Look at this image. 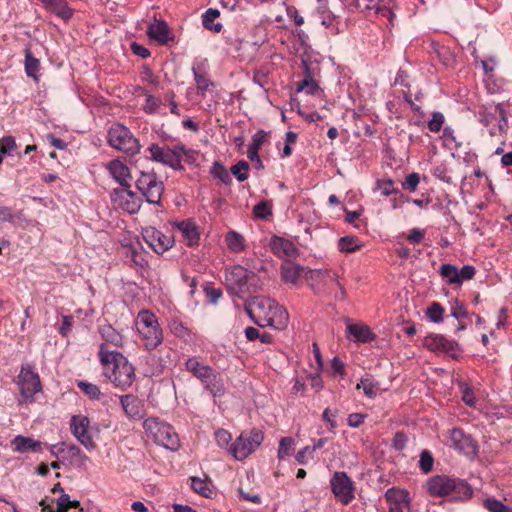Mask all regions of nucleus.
Wrapping results in <instances>:
<instances>
[{"label": "nucleus", "instance_id": "1", "mask_svg": "<svg viewBox=\"0 0 512 512\" xmlns=\"http://www.w3.org/2000/svg\"><path fill=\"white\" fill-rule=\"evenodd\" d=\"M244 309L250 319L259 327L282 330L286 328L289 321L286 309L269 297H253L245 303Z\"/></svg>", "mask_w": 512, "mask_h": 512}, {"label": "nucleus", "instance_id": "2", "mask_svg": "<svg viewBox=\"0 0 512 512\" xmlns=\"http://www.w3.org/2000/svg\"><path fill=\"white\" fill-rule=\"evenodd\" d=\"M98 358L103 374L117 388L127 389L134 382L135 368L120 352L108 350L105 344L99 345Z\"/></svg>", "mask_w": 512, "mask_h": 512}, {"label": "nucleus", "instance_id": "3", "mask_svg": "<svg viewBox=\"0 0 512 512\" xmlns=\"http://www.w3.org/2000/svg\"><path fill=\"white\" fill-rule=\"evenodd\" d=\"M184 365L185 369L201 382L212 397H222L225 394V385L221 374L201 361L199 357H189Z\"/></svg>", "mask_w": 512, "mask_h": 512}, {"label": "nucleus", "instance_id": "4", "mask_svg": "<svg viewBox=\"0 0 512 512\" xmlns=\"http://www.w3.org/2000/svg\"><path fill=\"white\" fill-rule=\"evenodd\" d=\"M149 158L154 161L170 167L174 170H183L182 160L189 163L195 161L194 151L187 149L183 144L173 146H160L158 143H151L148 147Z\"/></svg>", "mask_w": 512, "mask_h": 512}, {"label": "nucleus", "instance_id": "5", "mask_svg": "<svg viewBox=\"0 0 512 512\" xmlns=\"http://www.w3.org/2000/svg\"><path fill=\"white\" fill-rule=\"evenodd\" d=\"M427 490L433 496L452 495L455 499H467L472 496L470 485L461 479H454L446 475H436L427 481Z\"/></svg>", "mask_w": 512, "mask_h": 512}, {"label": "nucleus", "instance_id": "6", "mask_svg": "<svg viewBox=\"0 0 512 512\" xmlns=\"http://www.w3.org/2000/svg\"><path fill=\"white\" fill-rule=\"evenodd\" d=\"M478 120L491 137H500L501 144H505L508 120L502 104L483 106L478 112Z\"/></svg>", "mask_w": 512, "mask_h": 512}, {"label": "nucleus", "instance_id": "7", "mask_svg": "<svg viewBox=\"0 0 512 512\" xmlns=\"http://www.w3.org/2000/svg\"><path fill=\"white\" fill-rule=\"evenodd\" d=\"M136 328L144 347L152 351L163 342V331L158 319L149 310H141L136 318Z\"/></svg>", "mask_w": 512, "mask_h": 512}, {"label": "nucleus", "instance_id": "8", "mask_svg": "<svg viewBox=\"0 0 512 512\" xmlns=\"http://www.w3.org/2000/svg\"><path fill=\"white\" fill-rule=\"evenodd\" d=\"M143 428L148 437L155 443L170 450H177L179 447L178 434L174 428L159 418L150 417L143 423Z\"/></svg>", "mask_w": 512, "mask_h": 512}, {"label": "nucleus", "instance_id": "9", "mask_svg": "<svg viewBox=\"0 0 512 512\" xmlns=\"http://www.w3.org/2000/svg\"><path fill=\"white\" fill-rule=\"evenodd\" d=\"M108 144L123 153L134 156L140 153L141 145L130 129L123 124L113 123L107 132Z\"/></svg>", "mask_w": 512, "mask_h": 512}, {"label": "nucleus", "instance_id": "10", "mask_svg": "<svg viewBox=\"0 0 512 512\" xmlns=\"http://www.w3.org/2000/svg\"><path fill=\"white\" fill-rule=\"evenodd\" d=\"M254 278V272L248 271L241 265L232 266L226 270V288L230 294L242 298L244 294L251 292V281Z\"/></svg>", "mask_w": 512, "mask_h": 512}, {"label": "nucleus", "instance_id": "11", "mask_svg": "<svg viewBox=\"0 0 512 512\" xmlns=\"http://www.w3.org/2000/svg\"><path fill=\"white\" fill-rule=\"evenodd\" d=\"M22 401L27 403L34 401V395L41 392L42 385L38 373L35 371L33 364H23L16 381Z\"/></svg>", "mask_w": 512, "mask_h": 512}, {"label": "nucleus", "instance_id": "12", "mask_svg": "<svg viewBox=\"0 0 512 512\" xmlns=\"http://www.w3.org/2000/svg\"><path fill=\"white\" fill-rule=\"evenodd\" d=\"M136 187L148 203L154 205L160 204L164 191V183L159 180L155 172H140L136 180Z\"/></svg>", "mask_w": 512, "mask_h": 512}, {"label": "nucleus", "instance_id": "13", "mask_svg": "<svg viewBox=\"0 0 512 512\" xmlns=\"http://www.w3.org/2000/svg\"><path fill=\"white\" fill-rule=\"evenodd\" d=\"M263 441V434L258 430L242 432L240 436L229 446L230 454L236 460H243L253 453Z\"/></svg>", "mask_w": 512, "mask_h": 512}, {"label": "nucleus", "instance_id": "14", "mask_svg": "<svg viewBox=\"0 0 512 512\" xmlns=\"http://www.w3.org/2000/svg\"><path fill=\"white\" fill-rule=\"evenodd\" d=\"M330 484L333 494L343 505H348L354 499L353 482L345 472H335Z\"/></svg>", "mask_w": 512, "mask_h": 512}, {"label": "nucleus", "instance_id": "15", "mask_svg": "<svg viewBox=\"0 0 512 512\" xmlns=\"http://www.w3.org/2000/svg\"><path fill=\"white\" fill-rule=\"evenodd\" d=\"M90 419L84 415H74L70 420V429L73 436L87 450H93L96 447L92 436L89 433Z\"/></svg>", "mask_w": 512, "mask_h": 512}, {"label": "nucleus", "instance_id": "16", "mask_svg": "<svg viewBox=\"0 0 512 512\" xmlns=\"http://www.w3.org/2000/svg\"><path fill=\"white\" fill-rule=\"evenodd\" d=\"M209 62L206 58H196L192 63V73L197 86V93L205 97L210 87H214V82L208 76Z\"/></svg>", "mask_w": 512, "mask_h": 512}, {"label": "nucleus", "instance_id": "17", "mask_svg": "<svg viewBox=\"0 0 512 512\" xmlns=\"http://www.w3.org/2000/svg\"><path fill=\"white\" fill-rule=\"evenodd\" d=\"M451 446L467 456H475L478 448L476 442L459 428L450 431Z\"/></svg>", "mask_w": 512, "mask_h": 512}, {"label": "nucleus", "instance_id": "18", "mask_svg": "<svg viewBox=\"0 0 512 512\" xmlns=\"http://www.w3.org/2000/svg\"><path fill=\"white\" fill-rule=\"evenodd\" d=\"M425 346L433 352L448 354L455 357L459 349L456 341L447 339L443 335L433 334L426 338Z\"/></svg>", "mask_w": 512, "mask_h": 512}, {"label": "nucleus", "instance_id": "19", "mask_svg": "<svg viewBox=\"0 0 512 512\" xmlns=\"http://www.w3.org/2000/svg\"><path fill=\"white\" fill-rule=\"evenodd\" d=\"M143 238L146 243L158 254L165 252L172 246V240L170 237L164 235L161 231L149 227L144 229Z\"/></svg>", "mask_w": 512, "mask_h": 512}, {"label": "nucleus", "instance_id": "20", "mask_svg": "<svg viewBox=\"0 0 512 512\" xmlns=\"http://www.w3.org/2000/svg\"><path fill=\"white\" fill-rule=\"evenodd\" d=\"M389 512H410L408 493L397 488H390L385 493Z\"/></svg>", "mask_w": 512, "mask_h": 512}, {"label": "nucleus", "instance_id": "21", "mask_svg": "<svg viewBox=\"0 0 512 512\" xmlns=\"http://www.w3.org/2000/svg\"><path fill=\"white\" fill-rule=\"evenodd\" d=\"M125 415L129 419H141L144 414L142 401L132 394H125L119 398Z\"/></svg>", "mask_w": 512, "mask_h": 512}, {"label": "nucleus", "instance_id": "22", "mask_svg": "<svg viewBox=\"0 0 512 512\" xmlns=\"http://www.w3.org/2000/svg\"><path fill=\"white\" fill-rule=\"evenodd\" d=\"M310 271L311 270H306L305 267L296 263H285L280 267L281 279L287 284L294 285L298 283L303 275L310 278Z\"/></svg>", "mask_w": 512, "mask_h": 512}, {"label": "nucleus", "instance_id": "23", "mask_svg": "<svg viewBox=\"0 0 512 512\" xmlns=\"http://www.w3.org/2000/svg\"><path fill=\"white\" fill-rule=\"evenodd\" d=\"M270 247L273 253L281 258H296L299 254V251L293 242L278 236H273L271 238Z\"/></svg>", "mask_w": 512, "mask_h": 512}, {"label": "nucleus", "instance_id": "24", "mask_svg": "<svg viewBox=\"0 0 512 512\" xmlns=\"http://www.w3.org/2000/svg\"><path fill=\"white\" fill-rule=\"evenodd\" d=\"M147 35L160 44H166L172 39L168 25L162 20L151 23L147 29Z\"/></svg>", "mask_w": 512, "mask_h": 512}, {"label": "nucleus", "instance_id": "25", "mask_svg": "<svg viewBox=\"0 0 512 512\" xmlns=\"http://www.w3.org/2000/svg\"><path fill=\"white\" fill-rule=\"evenodd\" d=\"M107 169L110 175L122 186L130 188L128 178H130L129 168L120 160H112L108 163Z\"/></svg>", "mask_w": 512, "mask_h": 512}, {"label": "nucleus", "instance_id": "26", "mask_svg": "<svg viewBox=\"0 0 512 512\" xmlns=\"http://www.w3.org/2000/svg\"><path fill=\"white\" fill-rule=\"evenodd\" d=\"M99 334L105 341V345L110 344L116 348H122L124 346L123 335L116 330L112 325L105 323L99 326Z\"/></svg>", "mask_w": 512, "mask_h": 512}, {"label": "nucleus", "instance_id": "27", "mask_svg": "<svg viewBox=\"0 0 512 512\" xmlns=\"http://www.w3.org/2000/svg\"><path fill=\"white\" fill-rule=\"evenodd\" d=\"M310 273V279L311 280H324L329 279L330 281H333L338 286L339 290L335 293L334 298L336 300H344L346 298V291L344 287L339 283L338 281V275L336 273H332L329 270H323V269H314L309 272Z\"/></svg>", "mask_w": 512, "mask_h": 512}, {"label": "nucleus", "instance_id": "28", "mask_svg": "<svg viewBox=\"0 0 512 512\" xmlns=\"http://www.w3.org/2000/svg\"><path fill=\"white\" fill-rule=\"evenodd\" d=\"M184 240L189 246L196 244L199 240V232L197 226L191 220L177 221L174 223Z\"/></svg>", "mask_w": 512, "mask_h": 512}, {"label": "nucleus", "instance_id": "29", "mask_svg": "<svg viewBox=\"0 0 512 512\" xmlns=\"http://www.w3.org/2000/svg\"><path fill=\"white\" fill-rule=\"evenodd\" d=\"M14 451L18 453L37 452L41 448V442L22 435L16 436L11 442Z\"/></svg>", "mask_w": 512, "mask_h": 512}, {"label": "nucleus", "instance_id": "30", "mask_svg": "<svg viewBox=\"0 0 512 512\" xmlns=\"http://www.w3.org/2000/svg\"><path fill=\"white\" fill-rule=\"evenodd\" d=\"M41 2L47 10L63 20H69L73 15V10L69 8L65 0H41Z\"/></svg>", "mask_w": 512, "mask_h": 512}, {"label": "nucleus", "instance_id": "31", "mask_svg": "<svg viewBox=\"0 0 512 512\" xmlns=\"http://www.w3.org/2000/svg\"><path fill=\"white\" fill-rule=\"evenodd\" d=\"M349 337H353L355 341L368 343L374 340L375 335L367 325L349 324L346 327Z\"/></svg>", "mask_w": 512, "mask_h": 512}, {"label": "nucleus", "instance_id": "32", "mask_svg": "<svg viewBox=\"0 0 512 512\" xmlns=\"http://www.w3.org/2000/svg\"><path fill=\"white\" fill-rule=\"evenodd\" d=\"M317 13L320 15L321 24L326 28L330 29L331 33L336 35L339 33V28L335 24L338 19L332 11H330L325 5H321L317 9Z\"/></svg>", "mask_w": 512, "mask_h": 512}, {"label": "nucleus", "instance_id": "33", "mask_svg": "<svg viewBox=\"0 0 512 512\" xmlns=\"http://www.w3.org/2000/svg\"><path fill=\"white\" fill-rule=\"evenodd\" d=\"M191 481V488L193 491L198 493L199 495L205 497V498H212L214 495L213 486L211 483L206 480L199 477H190Z\"/></svg>", "mask_w": 512, "mask_h": 512}, {"label": "nucleus", "instance_id": "34", "mask_svg": "<svg viewBox=\"0 0 512 512\" xmlns=\"http://www.w3.org/2000/svg\"><path fill=\"white\" fill-rule=\"evenodd\" d=\"M64 459H68L75 462L78 465H83L88 457L81 451V449L75 444H68L64 442Z\"/></svg>", "mask_w": 512, "mask_h": 512}, {"label": "nucleus", "instance_id": "35", "mask_svg": "<svg viewBox=\"0 0 512 512\" xmlns=\"http://www.w3.org/2000/svg\"><path fill=\"white\" fill-rule=\"evenodd\" d=\"M40 69V61L34 57L30 49L25 50V72L28 77L33 78L35 81L39 80L38 71Z\"/></svg>", "mask_w": 512, "mask_h": 512}, {"label": "nucleus", "instance_id": "36", "mask_svg": "<svg viewBox=\"0 0 512 512\" xmlns=\"http://www.w3.org/2000/svg\"><path fill=\"white\" fill-rule=\"evenodd\" d=\"M225 242L231 252L239 253L245 249V240L236 231H229L225 236Z\"/></svg>", "mask_w": 512, "mask_h": 512}, {"label": "nucleus", "instance_id": "37", "mask_svg": "<svg viewBox=\"0 0 512 512\" xmlns=\"http://www.w3.org/2000/svg\"><path fill=\"white\" fill-rule=\"evenodd\" d=\"M220 12L217 9L209 8L202 16L203 26L208 30H213L215 32H220L222 30V24L216 23L214 24V20L218 18Z\"/></svg>", "mask_w": 512, "mask_h": 512}, {"label": "nucleus", "instance_id": "38", "mask_svg": "<svg viewBox=\"0 0 512 512\" xmlns=\"http://www.w3.org/2000/svg\"><path fill=\"white\" fill-rule=\"evenodd\" d=\"M77 387L91 400H100L103 396L100 388L93 383L80 380L77 382Z\"/></svg>", "mask_w": 512, "mask_h": 512}, {"label": "nucleus", "instance_id": "39", "mask_svg": "<svg viewBox=\"0 0 512 512\" xmlns=\"http://www.w3.org/2000/svg\"><path fill=\"white\" fill-rule=\"evenodd\" d=\"M213 177L219 179L222 183L229 185L232 182L230 172L219 161H215L210 169Z\"/></svg>", "mask_w": 512, "mask_h": 512}, {"label": "nucleus", "instance_id": "40", "mask_svg": "<svg viewBox=\"0 0 512 512\" xmlns=\"http://www.w3.org/2000/svg\"><path fill=\"white\" fill-rule=\"evenodd\" d=\"M357 389L362 388L364 391V394L368 398H375L377 396L378 391V382L372 379L371 377H365L362 378L360 383L356 385Z\"/></svg>", "mask_w": 512, "mask_h": 512}, {"label": "nucleus", "instance_id": "41", "mask_svg": "<svg viewBox=\"0 0 512 512\" xmlns=\"http://www.w3.org/2000/svg\"><path fill=\"white\" fill-rule=\"evenodd\" d=\"M297 92H305L308 95H314L318 91H320V87L318 83L310 77V75H307L302 81H300L297 84L296 88Z\"/></svg>", "mask_w": 512, "mask_h": 512}, {"label": "nucleus", "instance_id": "42", "mask_svg": "<svg viewBox=\"0 0 512 512\" xmlns=\"http://www.w3.org/2000/svg\"><path fill=\"white\" fill-rule=\"evenodd\" d=\"M440 274L446 279L447 283L460 285L458 268L455 265L443 264L440 268Z\"/></svg>", "mask_w": 512, "mask_h": 512}, {"label": "nucleus", "instance_id": "43", "mask_svg": "<svg viewBox=\"0 0 512 512\" xmlns=\"http://www.w3.org/2000/svg\"><path fill=\"white\" fill-rule=\"evenodd\" d=\"M357 238L353 236L341 237L338 241V248L341 252L351 253L359 249Z\"/></svg>", "mask_w": 512, "mask_h": 512}, {"label": "nucleus", "instance_id": "44", "mask_svg": "<svg viewBox=\"0 0 512 512\" xmlns=\"http://www.w3.org/2000/svg\"><path fill=\"white\" fill-rule=\"evenodd\" d=\"M484 507L489 512H512V507L495 498H487L484 501Z\"/></svg>", "mask_w": 512, "mask_h": 512}, {"label": "nucleus", "instance_id": "45", "mask_svg": "<svg viewBox=\"0 0 512 512\" xmlns=\"http://www.w3.org/2000/svg\"><path fill=\"white\" fill-rule=\"evenodd\" d=\"M249 164L241 160L231 167V173L236 177L239 182H243L248 178Z\"/></svg>", "mask_w": 512, "mask_h": 512}, {"label": "nucleus", "instance_id": "46", "mask_svg": "<svg viewBox=\"0 0 512 512\" xmlns=\"http://www.w3.org/2000/svg\"><path fill=\"white\" fill-rule=\"evenodd\" d=\"M444 308L438 302H433L427 309L428 318L434 323L443 321Z\"/></svg>", "mask_w": 512, "mask_h": 512}, {"label": "nucleus", "instance_id": "47", "mask_svg": "<svg viewBox=\"0 0 512 512\" xmlns=\"http://www.w3.org/2000/svg\"><path fill=\"white\" fill-rule=\"evenodd\" d=\"M162 102L159 98L146 94L145 104L143 110L148 114H155L159 112Z\"/></svg>", "mask_w": 512, "mask_h": 512}, {"label": "nucleus", "instance_id": "48", "mask_svg": "<svg viewBox=\"0 0 512 512\" xmlns=\"http://www.w3.org/2000/svg\"><path fill=\"white\" fill-rule=\"evenodd\" d=\"M433 457L428 450H423L420 454L419 468L425 474L429 473L433 469Z\"/></svg>", "mask_w": 512, "mask_h": 512}, {"label": "nucleus", "instance_id": "49", "mask_svg": "<svg viewBox=\"0 0 512 512\" xmlns=\"http://www.w3.org/2000/svg\"><path fill=\"white\" fill-rule=\"evenodd\" d=\"M124 199L138 200L136 194L129 190L128 187H123L122 189H115L111 193V200L113 202H117L118 200Z\"/></svg>", "mask_w": 512, "mask_h": 512}, {"label": "nucleus", "instance_id": "50", "mask_svg": "<svg viewBox=\"0 0 512 512\" xmlns=\"http://www.w3.org/2000/svg\"><path fill=\"white\" fill-rule=\"evenodd\" d=\"M445 118L441 112L435 111L432 113V118L428 122V128L431 132L437 133L442 129Z\"/></svg>", "mask_w": 512, "mask_h": 512}, {"label": "nucleus", "instance_id": "51", "mask_svg": "<svg viewBox=\"0 0 512 512\" xmlns=\"http://www.w3.org/2000/svg\"><path fill=\"white\" fill-rule=\"evenodd\" d=\"M255 217L259 219H266L272 214L271 206L268 202L262 201L254 206L253 209Z\"/></svg>", "mask_w": 512, "mask_h": 512}, {"label": "nucleus", "instance_id": "52", "mask_svg": "<svg viewBox=\"0 0 512 512\" xmlns=\"http://www.w3.org/2000/svg\"><path fill=\"white\" fill-rule=\"evenodd\" d=\"M419 182H420L419 174L413 172L405 178L404 182L402 183V188L405 190H408L410 192H414V191H416V189L419 185Z\"/></svg>", "mask_w": 512, "mask_h": 512}, {"label": "nucleus", "instance_id": "53", "mask_svg": "<svg viewBox=\"0 0 512 512\" xmlns=\"http://www.w3.org/2000/svg\"><path fill=\"white\" fill-rule=\"evenodd\" d=\"M377 187L384 196H390L398 193V190L394 188V182L391 179L377 181Z\"/></svg>", "mask_w": 512, "mask_h": 512}, {"label": "nucleus", "instance_id": "54", "mask_svg": "<svg viewBox=\"0 0 512 512\" xmlns=\"http://www.w3.org/2000/svg\"><path fill=\"white\" fill-rule=\"evenodd\" d=\"M293 444H294V441L292 438H290V437L282 438L279 443L278 456L280 458H284L285 456L290 455Z\"/></svg>", "mask_w": 512, "mask_h": 512}, {"label": "nucleus", "instance_id": "55", "mask_svg": "<svg viewBox=\"0 0 512 512\" xmlns=\"http://www.w3.org/2000/svg\"><path fill=\"white\" fill-rule=\"evenodd\" d=\"M115 203L130 214H134L140 209V204L138 200L124 199L118 200Z\"/></svg>", "mask_w": 512, "mask_h": 512}, {"label": "nucleus", "instance_id": "56", "mask_svg": "<svg viewBox=\"0 0 512 512\" xmlns=\"http://www.w3.org/2000/svg\"><path fill=\"white\" fill-rule=\"evenodd\" d=\"M16 148L15 139L11 136L4 137L0 140V153L9 155Z\"/></svg>", "mask_w": 512, "mask_h": 512}, {"label": "nucleus", "instance_id": "57", "mask_svg": "<svg viewBox=\"0 0 512 512\" xmlns=\"http://www.w3.org/2000/svg\"><path fill=\"white\" fill-rule=\"evenodd\" d=\"M215 439H216L217 444L220 447H227V446H230L229 443H230L232 437H231V434L227 430L218 429L215 432Z\"/></svg>", "mask_w": 512, "mask_h": 512}, {"label": "nucleus", "instance_id": "58", "mask_svg": "<svg viewBox=\"0 0 512 512\" xmlns=\"http://www.w3.org/2000/svg\"><path fill=\"white\" fill-rule=\"evenodd\" d=\"M475 273V267L472 265H465L460 270L458 269L460 285L463 283V281L471 280L475 276Z\"/></svg>", "mask_w": 512, "mask_h": 512}, {"label": "nucleus", "instance_id": "59", "mask_svg": "<svg viewBox=\"0 0 512 512\" xmlns=\"http://www.w3.org/2000/svg\"><path fill=\"white\" fill-rule=\"evenodd\" d=\"M466 315L467 311L464 305L458 300H455L454 304L451 307V316L457 320H461L462 318L466 317Z\"/></svg>", "mask_w": 512, "mask_h": 512}, {"label": "nucleus", "instance_id": "60", "mask_svg": "<svg viewBox=\"0 0 512 512\" xmlns=\"http://www.w3.org/2000/svg\"><path fill=\"white\" fill-rule=\"evenodd\" d=\"M407 441H408V438L405 433L397 432L394 435L392 446L394 449H396L398 451H402L406 447Z\"/></svg>", "mask_w": 512, "mask_h": 512}, {"label": "nucleus", "instance_id": "61", "mask_svg": "<svg viewBox=\"0 0 512 512\" xmlns=\"http://www.w3.org/2000/svg\"><path fill=\"white\" fill-rule=\"evenodd\" d=\"M462 400L469 407H474L476 405V398L474 393L468 386H464L462 389Z\"/></svg>", "mask_w": 512, "mask_h": 512}, {"label": "nucleus", "instance_id": "62", "mask_svg": "<svg viewBox=\"0 0 512 512\" xmlns=\"http://www.w3.org/2000/svg\"><path fill=\"white\" fill-rule=\"evenodd\" d=\"M151 362V365H152V368L150 370V373L152 375H159L163 372V369L165 367V364L162 363L161 361H158L156 359V356L154 354H151L149 357H148V363Z\"/></svg>", "mask_w": 512, "mask_h": 512}, {"label": "nucleus", "instance_id": "63", "mask_svg": "<svg viewBox=\"0 0 512 512\" xmlns=\"http://www.w3.org/2000/svg\"><path fill=\"white\" fill-rule=\"evenodd\" d=\"M432 174L434 177H436L446 183L451 182V178L447 174V168L444 165L435 166L432 170Z\"/></svg>", "mask_w": 512, "mask_h": 512}, {"label": "nucleus", "instance_id": "64", "mask_svg": "<svg viewBox=\"0 0 512 512\" xmlns=\"http://www.w3.org/2000/svg\"><path fill=\"white\" fill-rule=\"evenodd\" d=\"M424 231L419 228H413L410 230L407 240L413 244H419L424 239Z\"/></svg>", "mask_w": 512, "mask_h": 512}]
</instances>
